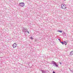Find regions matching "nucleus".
<instances>
[{
    "label": "nucleus",
    "mask_w": 73,
    "mask_h": 73,
    "mask_svg": "<svg viewBox=\"0 0 73 73\" xmlns=\"http://www.w3.org/2000/svg\"><path fill=\"white\" fill-rule=\"evenodd\" d=\"M59 64H60V65H61V64H61V62H59Z\"/></svg>",
    "instance_id": "15"
},
{
    "label": "nucleus",
    "mask_w": 73,
    "mask_h": 73,
    "mask_svg": "<svg viewBox=\"0 0 73 73\" xmlns=\"http://www.w3.org/2000/svg\"><path fill=\"white\" fill-rule=\"evenodd\" d=\"M17 44L16 43H15L14 44H13L12 45V46L13 48H15L17 46Z\"/></svg>",
    "instance_id": "5"
},
{
    "label": "nucleus",
    "mask_w": 73,
    "mask_h": 73,
    "mask_svg": "<svg viewBox=\"0 0 73 73\" xmlns=\"http://www.w3.org/2000/svg\"><path fill=\"white\" fill-rule=\"evenodd\" d=\"M30 38L31 40H33V39H34V38H33V37H32V36H31L30 37Z\"/></svg>",
    "instance_id": "9"
},
{
    "label": "nucleus",
    "mask_w": 73,
    "mask_h": 73,
    "mask_svg": "<svg viewBox=\"0 0 73 73\" xmlns=\"http://www.w3.org/2000/svg\"><path fill=\"white\" fill-rule=\"evenodd\" d=\"M64 44H65V45H67V43L66 41H64Z\"/></svg>",
    "instance_id": "8"
},
{
    "label": "nucleus",
    "mask_w": 73,
    "mask_h": 73,
    "mask_svg": "<svg viewBox=\"0 0 73 73\" xmlns=\"http://www.w3.org/2000/svg\"><path fill=\"white\" fill-rule=\"evenodd\" d=\"M26 32H27V33H28V34H29V31H28V30H27V31Z\"/></svg>",
    "instance_id": "12"
},
{
    "label": "nucleus",
    "mask_w": 73,
    "mask_h": 73,
    "mask_svg": "<svg viewBox=\"0 0 73 73\" xmlns=\"http://www.w3.org/2000/svg\"><path fill=\"white\" fill-rule=\"evenodd\" d=\"M58 32H60V33H62V31L61 30H59L58 31Z\"/></svg>",
    "instance_id": "10"
},
{
    "label": "nucleus",
    "mask_w": 73,
    "mask_h": 73,
    "mask_svg": "<svg viewBox=\"0 0 73 73\" xmlns=\"http://www.w3.org/2000/svg\"><path fill=\"white\" fill-rule=\"evenodd\" d=\"M70 71L72 72H73V70L72 71V70H70Z\"/></svg>",
    "instance_id": "13"
},
{
    "label": "nucleus",
    "mask_w": 73,
    "mask_h": 73,
    "mask_svg": "<svg viewBox=\"0 0 73 73\" xmlns=\"http://www.w3.org/2000/svg\"><path fill=\"white\" fill-rule=\"evenodd\" d=\"M60 43H61V44H62V45H64V42H61L60 41Z\"/></svg>",
    "instance_id": "11"
},
{
    "label": "nucleus",
    "mask_w": 73,
    "mask_h": 73,
    "mask_svg": "<svg viewBox=\"0 0 73 73\" xmlns=\"http://www.w3.org/2000/svg\"><path fill=\"white\" fill-rule=\"evenodd\" d=\"M70 56H72V55H73V51H72L70 53Z\"/></svg>",
    "instance_id": "7"
},
{
    "label": "nucleus",
    "mask_w": 73,
    "mask_h": 73,
    "mask_svg": "<svg viewBox=\"0 0 73 73\" xmlns=\"http://www.w3.org/2000/svg\"><path fill=\"white\" fill-rule=\"evenodd\" d=\"M52 64H53V65H54V66H55V67H58V65L57 63H56V62L54 61H52Z\"/></svg>",
    "instance_id": "1"
},
{
    "label": "nucleus",
    "mask_w": 73,
    "mask_h": 73,
    "mask_svg": "<svg viewBox=\"0 0 73 73\" xmlns=\"http://www.w3.org/2000/svg\"><path fill=\"white\" fill-rule=\"evenodd\" d=\"M55 72L53 71V73H55Z\"/></svg>",
    "instance_id": "14"
},
{
    "label": "nucleus",
    "mask_w": 73,
    "mask_h": 73,
    "mask_svg": "<svg viewBox=\"0 0 73 73\" xmlns=\"http://www.w3.org/2000/svg\"><path fill=\"white\" fill-rule=\"evenodd\" d=\"M61 8L63 9H65L66 8V6L64 4H62L61 5Z\"/></svg>",
    "instance_id": "2"
},
{
    "label": "nucleus",
    "mask_w": 73,
    "mask_h": 73,
    "mask_svg": "<svg viewBox=\"0 0 73 73\" xmlns=\"http://www.w3.org/2000/svg\"><path fill=\"white\" fill-rule=\"evenodd\" d=\"M58 40H59V41H60V39H58Z\"/></svg>",
    "instance_id": "16"
},
{
    "label": "nucleus",
    "mask_w": 73,
    "mask_h": 73,
    "mask_svg": "<svg viewBox=\"0 0 73 73\" xmlns=\"http://www.w3.org/2000/svg\"><path fill=\"white\" fill-rule=\"evenodd\" d=\"M41 71L42 72V73H46V71H45L44 70H41Z\"/></svg>",
    "instance_id": "6"
},
{
    "label": "nucleus",
    "mask_w": 73,
    "mask_h": 73,
    "mask_svg": "<svg viewBox=\"0 0 73 73\" xmlns=\"http://www.w3.org/2000/svg\"><path fill=\"white\" fill-rule=\"evenodd\" d=\"M64 1H65V0H64Z\"/></svg>",
    "instance_id": "17"
},
{
    "label": "nucleus",
    "mask_w": 73,
    "mask_h": 73,
    "mask_svg": "<svg viewBox=\"0 0 73 73\" xmlns=\"http://www.w3.org/2000/svg\"><path fill=\"white\" fill-rule=\"evenodd\" d=\"M28 31V29L27 28H23V30H22V31L24 33H26L27 32V31Z\"/></svg>",
    "instance_id": "3"
},
{
    "label": "nucleus",
    "mask_w": 73,
    "mask_h": 73,
    "mask_svg": "<svg viewBox=\"0 0 73 73\" xmlns=\"http://www.w3.org/2000/svg\"><path fill=\"white\" fill-rule=\"evenodd\" d=\"M19 5L20 7H23L24 6V3L23 2L21 3H19Z\"/></svg>",
    "instance_id": "4"
}]
</instances>
